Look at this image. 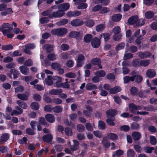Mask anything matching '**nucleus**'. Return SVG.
<instances>
[{"mask_svg": "<svg viewBox=\"0 0 157 157\" xmlns=\"http://www.w3.org/2000/svg\"><path fill=\"white\" fill-rule=\"evenodd\" d=\"M67 32L66 29L61 28L54 29L51 31V32L54 35L62 37L65 35L67 33Z\"/></svg>", "mask_w": 157, "mask_h": 157, "instance_id": "nucleus-1", "label": "nucleus"}, {"mask_svg": "<svg viewBox=\"0 0 157 157\" xmlns=\"http://www.w3.org/2000/svg\"><path fill=\"white\" fill-rule=\"evenodd\" d=\"M13 26H10V24L7 23H3L0 28V31L3 35H6V33L9 32V30H12Z\"/></svg>", "mask_w": 157, "mask_h": 157, "instance_id": "nucleus-2", "label": "nucleus"}, {"mask_svg": "<svg viewBox=\"0 0 157 157\" xmlns=\"http://www.w3.org/2000/svg\"><path fill=\"white\" fill-rule=\"evenodd\" d=\"M129 109L130 111L133 114L136 113V111L137 110L142 109V107L139 105H136L133 103H130L129 104Z\"/></svg>", "mask_w": 157, "mask_h": 157, "instance_id": "nucleus-3", "label": "nucleus"}, {"mask_svg": "<svg viewBox=\"0 0 157 157\" xmlns=\"http://www.w3.org/2000/svg\"><path fill=\"white\" fill-rule=\"evenodd\" d=\"M64 14V12L59 9L56 12H54L52 14L49 15L48 17L50 18H52L53 17H60L63 16Z\"/></svg>", "mask_w": 157, "mask_h": 157, "instance_id": "nucleus-4", "label": "nucleus"}, {"mask_svg": "<svg viewBox=\"0 0 157 157\" xmlns=\"http://www.w3.org/2000/svg\"><path fill=\"white\" fill-rule=\"evenodd\" d=\"M92 64L96 66L97 65L100 69L102 68L101 63V60L99 58L96 57L92 59L91 61Z\"/></svg>", "mask_w": 157, "mask_h": 157, "instance_id": "nucleus-5", "label": "nucleus"}, {"mask_svg": "<svg viewBox=\"0 0 157 157\" xmlns=\"http://www.w3.org/2000/svg\"><path fill=\"white\" fill-rule=\"evenodd\" d=\"M101 44V40L98 38L95 37L92 40L91 44L94 48H97L99 47Z\"/></svg>", "mask_w": 157, "mask_h": 157, "instance_id": "nucleus-6", "label": "nucleus"}, {"mask_svg": "<svg viewBox=\"0 0 157 157\" xmlns=\"http://www.w3.org/2000/svg\"><path fill=\"white\" fill-rule=\"evenodd\" d=\"M84 23L82 20L76 19L71 21V25L74 27H78L82 25Z\"/></svg>", "mask_w": 157, "mask_h": 157, "instance_id": "nucleus-7", "label": "nucleus"}, {"mask_svg": "<svg viewBox=\"0 0 157 157\" xmlns=\"http://www.w3.org/2000/svg\"><path fill=\"white\" fill-rule=\"evenodd\" d=\"M53 139V136L51 134H48L43 136L42 140L45 142L49 143L52 141Z\"/></svg>", "mask_w": 157, "mask_h": 157, "instance_id": "nucleus-8", "label": "nucleus"}, {"mask_svg": "<svg viewBox=\"0 0 157 157\" xmlns=\"http://www.w3.org/2000/svg\"><path fill=\"white\" fill-rule=\"evenodd\" d=\"M151 53L149 52H139V56L140 59H143L150 57Z\"/></svg>", "mask_w": 157, "mask_h": 157, "instance_id": "nucleus-9", "label": "nucleus"}, {"mask_svg": "<svg viewBox=\"0 0 157 157\" xmlns=\"http://www.w3.org/2000/svg\"><path fill=\"white\" fill-rule=\"evenodd\" d=\"M68 36L72 38H75L76 39H80L81 37L79 32L77 31L71 32L69 34Z\"/></svg>", "mask_w": 157, "mask_h": 157, "instance_id": "nucleus-10", "label": "nucleus"}, {"mask_svg": "<svg viewBox=\"0 0 157 157\" xmlns=\"http://www.w3.org/2000/svg\"><path fill=\"white\" fill-rule=\"evenodd\" d=\"M85 58L82 54H79L77 56V66L78 67H82V61Z\"/></svg>", "mask_w": 157, "mask_h": 157, "instance_id": "nucleus-11", "label": "nucleus"}, {"mask_svg": "<svg viewBox=\"0 0 157 157\" xmlns=\"http://www.w3.org/2000/svg\"><path fill=\"white\" fill-rule=\"evenodd\" d=\"M131 135L133 140L135 141L139 140L141 137V135L139 132H132Z\"/></svg>", "mask_w": 157, "mask_h": 157, "instance_id": "nucleus-12", "label": "nucleus"}, {"mask_svg": "<svg viewBox=\"0 0 157 157\" xmlns=\"http://www.w3.org/2000/svg\"><path fill=\"white\" fill-rule=\"evenodd\" d=\"M70 5L68 3H64L59 4L58 8L63 12L67 10L70 8Z\"/></svg>", "mask_w": 157, "mask_h": 157, "instance_id": "nucleus-13", "label": "nucleus"}, {"mask_svg": "<svg viewBox=\"0 0 157 157\" xmlns=\"http://www.w3.org/2000/svg\"><path fill=\"white\" fill-rule=\"evenodd\" d=\"M117 113L118 112L117 110L112 109L107 110L106 112L107 116L111 117H114L117 115Z\"/></svg>", "mask_w": 157, "mask_h": 157, "instance_id": "nucleus-14", "label": "nucleus"}, {"mask_svg": "<svg viewBox=\"0 0 157 157\" xmlns=\"http://www.w3.org/2000/svg\"><path fill=\"white\" fill-rule=\"evenodd\" d=\"M132 77L133 78V82L135 81V82L137 84L140 83L143 80L142 76L138 74L132 76Z\"/></svg>", "mask_w": 157, "mask_h": 157, "instance_id": "nucleus-15", "label": "nucleus"}, {"mask_svg": "<svg viewBox=\"0 0 157 157\" xmlns=\"http://www.w3.org/2000/svg\"><path fill=\"white\" fill-rule=\"evenodd\" d=\"M53 79L57 80L54 84V86L58 88L61 87L62 86L61 82L62 81L61 77L58 76H56L54 77Z\"/></svg>", "mask_w": 157, "mask_h": 157, "instance_id": "nucleus-16", "label": "nucleus"}, {"mask_svg": "<svg viewBox=\"0 0 157 157\" xmlns=\"http://www.w3.org/2000/svg\"><path fill=\"white\" fill-rule=\"evenodd\" d=\"M45 117L46 120L49 122L53 123L55 121V117L52 114H46Z\"/></svg>", "mask_w": 157, "mask_h": 157, "instance_id": "nucleus-17", "label": "nucleus"}, {"mask_svg": "<svg viewBox=\"0 0 157 157\" xmlns=\"http://www.w3.org/2000/svg\"><path fill=\"white\" fill-rule=\"evenodd\" d=\"M122 17V15L121 14H116L112 16L111 19L114 22H118L121 20Z\"/></svg>", "mask_w": 157, "mask_h": 157, "instance_id": "nucleus-18", "label": "nucleus"}, {"mask_svg": "<svg viewBox=\"0 0 157 157\" xmlns=\"http://www.w3.org/2000/svg\"><path fill=\"white\" fill-rule=\"evenodd\" d=\"M155 71L152 69H149L147 70L146 75L149 78H152L155 77L156 75Z\"/></svg>", "mask_w": 157, "mask_h": 157, "instance_id": "nucleus-19", "label": "nucleus"}, {"mask_svg": "<svg viewBox=\"0 0 157 157\" xmlns=\"http://www.w3.org/2000/svg\"><path fill=\"white\" fill-rule=\"evenodd\" d=\"M121 88L118 86H116L110 90L109 93L111 94H116L121 91Z\"/></svg>", "mask_w": 157, "mask_h": 157, "instance_id": "nucleus-20", "label": "nucleus"}, {"mask_svg": "<svg viewBox=\"0 0 157 157\" xmlns=\"http://www.w3.org/2000/svg\"><path fill=\"white\" fill-rule=\"evenodd\" d=\"M137 20L136 16H134L130 17L128 20V22L129 25H133L135 24Z\"/></svg>", "mask_w": 157, "mask_h": 157, "instance_id": "nucleus-21", "label": "nucleus"}, {"mask_svg": "<svg viewBox=\"0 0 157 157\" xmlns=\"http://www.w3.org/2000/svg\"><path fill=\"white\" fill-rule=\"evenodd\" d=\"M19 69L23 75H27L29 74V69L24 66H21L19 67Z\"/></svg>", "mask_w": 157, "mask_h": 157, "instance_id": "nucleus-22", "label": "nucleus"}, {"mask_svg": "<svg viewBox=\"0 0 157 157\" xmlns=\"http://www.w3.org/2000/svg\"><path fill=\"white\" fill-rule=\"evenodd\" d=\"M86 88L88 90H96L97 89V87L96 85L89 83L86 86Z\"/></svg>", "mask_w": 157, "mask_h": 157, "instance_id": "nucleus-23", "label": "nucleus"}, {"mask_svg": "<svg viewBox=\"0 0 157 157\" xmlns=\"http://www.w3.org/2000/svg\"><path fill=\"white\" fill-rule=\"evenodd\" d=\"M143 109L144 110L148 111H154L155 112L157 110V108L154 107L152 105H149L147 107L143 106Z\"/></svg>", "mask_w": 157, "mask_h": 157, "instance_id": "nucleus-24", "label": "nucleus"}, {"mask_svg": "<svg viewBox=\"0 0 157 157\" xmlns=\"http://www.w3.org/2000/svg\"><path fill=\"white\" fill-rule=\"evenodd\" d=\"M17 103L19 105L20 107L23 109H26L28 107V105L27 103L23 101L17 100Z\"/></svg>", "mask_w": 157, "mask_h": 157, "instance_id": "nucleus-25", "label": "nucleus"}, {"mask_svg": "<svg viewBox=\"0 0 157 157\" xmlns=\"http://www.w3.org/2000/svg\"><path fill=\"white\" fill-rule=\"evenodd\" d=\"M17 98L20 100L23 101H26L28 100L29 96L25 94H17Z\"/></svg>", "mask_w": 157, "mask_h": 157, "instance_id": "nucleus-26", "label": "nucleus"}, {"mask_svg": "<svg viewBox=\"0 0 157 157\" xmlns=\"http://www.w3.org/2000/svg\"><path fill=\"white\" fill-rule=\"evenodd\" d=\"M93 38L92 35L90 34H86L85 36L84 37V40L86 43H90L92 41Z\"/></svg>", "mask_w": 157, "mask_h": 157, "instance_id": "nucleus-27", "label": "nucleus"}, {"mask_svg": "<svg viewBox=\"0 0 157 157\" xmlns=\"http://www.w3.org/2000/svg\"><path fill=\"white\" fill-rule=\"evenodd\" d=\"M10 72L13 75V78L16 79L17 78L18 76L20 74L19 71L15 69H12L10 70Z\"/></svg>", "mask_w": 157, "mask_h": 157, "instance_id": "nucleus-28", "label": "nucleus"}, {"mask_svg": "<svg viewBox=\"0 0 157 157\" xmlns=\"http://www.w3.org/2000/svg\"><path fill=\"white\" fill-rule=\"evenodd\" d=\"M62 90L61 89H52L49 92V93L52 95H57L62 92Z\"/></svg>", "mask_w": 157, "mask_h": 157, "instance_id": "nucleus-29", "label": "nucleus"}, {"mask_svg": "<svg viewBox=\"0 0 157 157\" xmlns=\"http://www.w3.org/2000/svg\"><path fill=\"white\" fill-rule=\"evenodd\" d=\"M130 93L133 96H137L138 94V90L137 88L135 86L131 87L130 90Z\"/></svg>", "mask_w": 157, "mask_h": 157, "instance_id": "nucleus-30", "label": "nucleus"}, {"mask_svg": "<svg viewBox=\"0 0 157 157\" xmlns=\"http://www.w3.org/2000/svg\"><path fill=\"white\" fill-rule=\"evenodd\" d=\"M85 25L89 27H91L93 26L94 25V22L93 20L91 19L87 20L84 22Z\"/></svg>", "mask_w": 157, "mask_h": 157, "instance_id": "nucleus-31", "label": "nucleus"}, {"mask_svg": "<svg viewBox=\"0 0 157 157\" xmlns=\"http://www.w3.org/2000/svg\"><path fill=\"white\" fill-rule=\"evenodd\" d=\"M43 48L45 49L48 53H51L53 50V46L48 44L44 45L43 46Z\"/></svg>", "mask_w": 157, "mask_h": 157, "instance_id": "nucleus-32", "label": "nucleus"}, {"mask_svg": "<svg viewBox=\"0 0 157 157\" xmlns=\"http://www.w3.org/2000/svg\"><path fill=\"white\" fill-rule=\"evenodd\" d=\"M130 127L132 130H137L140 129V125L139 124L136 122H133L131 124Z\"/></svg>", "mask_w": 157, "mask_h": 157, "instance_id": "nucleus-33", "label": "nucleus"}, {"mask_svg": "<svg viewBox=\"0 0 157 157\" xmlns=\"http://www.w3.org/2000/svg\"><path fill=\"white\" fill-rule=\"evenodd\" d=\"M10 138V135L8 133H4L2 135L0 138L3 142H6Z\"/></svg>", "mask_w": 157, "mask_h": 157, "instance_id": "nucleus-34", "label": "nucleus"}, {"mask_svg": "<svg viewBox=\"0 0 157 157\" xmlns=\"http://www.w3.org/2000/svg\"><path fill=\"white\" fill-rule=\"evenodd\" d=\"M52 77L51 75L48 76V78L45 79V82L46 84L48 86H51L53 84V82L52 80Z\"/></svg>", "mask_w": 157, "mask_h": 157, "instance_id": "nucleus-35", "label": "nucleus"}, {"mask_svg": "<svg viewBox=\"0 0 157 157\" xmlns=\"http://www.w3.org/2000/svg\"><path fill=\"white\" fill-rule=\"evenodd\" d=\"M133 78L132 77V76H125L123 78L124 83V84H127L130 81L133 82Z\"/></svg>", "mask_w": 157, "mask_h": 157, "instance_id": "nucleus-36", "label": "nucleus"}, {"mask_svg": "<svg viewBox=\"0 0 157 157\" xmlns=\"http://www.w3.org/2000/svg\"><path fill=\"white\" fill-rule=\"evenodd\" d=\"M108 137L112 140H116L117 139L118 136L117 135L113 133H110L107 135Z\"/></svg>", "mask_w": 157, "mask_h": 157, "instance_id": "nucleus-37", "label": "nucleus"}, {"mask_svg": "<svg viewBox=\"0 0 157 157\" xmlns=\"http://www.w3.org/2000/svg\"><path fill=\"white\" fill-rule=\"evenodd\" d=\"M30 107L32 109L34 110H38L39 108V105L38 103L36 102H33L30 105Z\"/></svg>", "mask_w": 157, "mask_h": 157, "instance_id": "nucleus-38", "label": "nucleus"}, {"mask_svg": "<svg viewBox=\"0 0 157 157\" xmlns=\"http://www.w3.org/2000/svg\"><path fill=\"white\" fill-rule=\"evenodd\" d=\"M53 111L55 113H61L63 111V108L59 105L53 107Z\"/></svg>", "mask_w": 157, "mask_h": 157, "instance_id": "nucleus-39", "label": "nucleus"}, {"mask_svg": "<svg viewBox=\"0 0 157 157\" xmlns=\"http://www.w3.org/2000/svg\"><path fill=\"white\" fill-rule=\"evenodd\" d=\"M13 48L11 44L4 45L2 46V49L3 50L6 51L9 50H12Z\"/></svg>", "mask_w": 157, "mask_h": 157, "instance_id": "nucleus-40", "label": "nucleus"}, {"mask_svg": "<svg viewBox=\"0 0 157 157\" xmlns=\"http://www.w3.org/2000/svg\"><path fill=\"white\" fill-rule=\"evenodd\" d=\"M103 36V38L104 39L105 41H107L110 38V35L108 33H104L101 34L99 36L100 38L101 39L102 36Z\"/></svg>", "mask_w": 157, "mask_h": 157, "instance_id": "nucleus-41", "label": "nucleus"}, {"mask_svg": "<svg viewBox=\"0 0 157 157\" xmlns=\"http://www.w3.org/2000/svg\"><path fill=\"white\" fill-rule=\"evenodd\" d=\"M106 75L105 71L103 70H99L96 71L95 73V75L96 76L100 77H104Z\"/></svg>", "mask_w": 157, "mask_h": 157, "instance_id": "nucleus-42", "label": "nucleus"}, {"mask_svg": "<svg viewBox=\"0 0 157 157\" xmlns=\"http://www.w3.org/2000/svg\"><path fill=\"white\" fill-rule=\"evenodd\" d=\"M150 63L148 59H144L140 61V65L143 67L148 66Z\"/></svg>", "mask_w": 157, "mask_h": 157, "instance_id": "nucleus-43", "label": "nucleus"}, {"mask_svg": "<svg viewBox=\"0 0 157 157\" xmlns=\"http://www.w3.org/2000/svg\"><path fill=\"white\" fill-rule=\"evenodd\" d=\"M105 28L104 25L101 24L97 25L96 27V30L97 32L102 31Z\"/></svg>", "mask_w": 157, "mask_h": 157, "instance_id": "nucleus-44", "label": "nucleus"}, {"mask_svg": "<svg viewBox=\"0 0 157 157\" xmlns=\"http://www.w3.org/2000/svg\"><path fill=\"white\" fill-rule=\"evenodd\" d=\"M155 149L154 147H150L149 146H146L144 147V150L145 152L149 154L151 153L152 152V150Z\"/></svg>", "mask_w": 157, "mask_h": 157, "instance_id": "nucleus-45", "label": "nucleus"}, {"mask_svg": "<svg viewBox=\"0 0 157 157\" xmlns=\"http://www.w3.org/2000/svg\"><path fill=\"white\" fill-rule=\"evenodd\" d=\"M125 46V44L124 42H121L117 45L116 48V51H118L124 48Z\"/></svg>", "mask_w": 157, "mask_h": 157, "instance_id": "nucleus-46", "label": "nucleus"}, {"mask_svg": "<svg viewBox=\"0 0 157 157\" xmlns=\"http://www.w3.org/2000/svg\"><path fill=\"white\" fill-rule=\"evenodd\" d=\"M147 91L145 92L144 91L141 90L138 93V95L140 98H144L147 97Z\"/></svg>", "mask_w": 157, "mask_h": 157, "instance_id": "nucleus-47", "label": "nucleus"}, {"mask_svg": "<svg viewBox=\"0 0 157 157\" xmlns=\"http://www.w3.org/2000/svg\"><path fill=\"white\" fill-rule=\"evenodd\" d=\"M102 143L103 146L105 148H107L109 147L110 146V144L109 142L106 141V138H103L102 141Z\"/></svg>", "mask_w": 157, "mask_h": 157, "instance_id": "nucleus-48", "label": "nucleus"}, {"mask_svg": "<svg viewBox=\"0 0 157 157\" xmlns=\"http://www.w3.org/2000/svg\"><path fill=\"white\" fill-rule=\"evenodd\" d=\"M135 153L133 149H130L127 151V155L128 157H134Z\"/></svg>", "mask_w": 157, "mask_h": 157, "instance_id": "nucleus-49", "label": "nucleus"}, {"mask_svg": "<svg viewBox=\"0 0 157 157\" xmlns=\"http://www.w3.org/2000/svg\"><path fill=\"white\" fill-rule=\"evenodd\" d=\"M145 17L148 19H151L154 16V14L152 12L148 11L146 12L145 14Z\"/></svg>", "mask_w": 157, "mask_h": 157, "instance_id": "nucleus-50", "label": "nucleus"}, {"mask_svg": "<svg viewBox=\"0 0 157 157\" xmlns=\"http://www.w3.org/2000/svg\"><path fill=\"white\" fill-rule=\"evenodd\" d=\"M56 55L54 53L49 54L47 56V58L50 61H54L56 59Z\"/></svg>", "mask_w": 157, "mask_h": 157, "instance_id": "nucleus-51", "label": "nucleus"}, {"mask_svg": "<svg viewBox=\"0 0 157 157\" xmlns=\"http://www.w3.org/2000/svg\"><path fill=\"white\" fill-rule=\"evenodd\" d=\"M53 107L50 105H46L44 106V109L46 112H50L53 110Z\"/></svg>", "mask_w": 157, "mask_h": 157, "instance_id": "nucleus-52", "label": "nucleus"}, {"mask_svg": "<svg viewBox=\"0 0 157 157\" xmlns=\"http://www.w3.org/2000/svg\"><path fill=\"white\" fill-rule=\"evenodd\" d=\"M49 17H43L40 18L39 20L41 24L47 23L49 21Z\"/></svg>", "mask_w": 157, "mask_h": 157, "instance_id": "nucleus-53", "label": "nucleus"}, {"mask_svg": "<svg viewBox=\"0 0 157 157\" xmlns=\"http://www.w3.org/2000/svg\"><path fill=\"white\" fill-rule=\"evenodd\" d=\"M51 67L52 69L57 71L61 66L59 63L55 62L52 63Z\"/></svg>", "mask_w": 157, "mask_h": 157, "instance_id": "nucleus-54", "label": "nucleus"}, {"mask_svg": "<svg viewBox=\"0 0 157 157\" xmlns=\"http://www.w3.org/2000/svg\"><path fill=\"white\" fill-rule=\"evenodd\" d=\"M120 129L121 131L127 132L130 130V128L128 125H125L121 126L120 127Z\"/></svg>", "mask_w": 157, "mask_h": 157, "instance_id": "nucleus-55", "label": "nucleus"}, {"mask_svg": "<svg viewBox=\"0 0 157 157\" xmlns=\"http://www.w3.org/2000/svg\"><path fill=\"white\" fill-rule=\"evenodd\" d=\"M98 127L100 129L103 130L105 128V122L101 121H99Z\"/></svg>", "mask_w": 157, "mask_h": 157, "instance_id": "nucleus-56", "label": "nucleus"}, {"mask_svg": "<svg viewBox=\"0 0 157 157\" xmlns=\"http://www.w3.org/2000/svg\"><path fill=\"white\" fill-rule=\"evenodd\" d=\"M101 8V4H98L95 6L92 9V11L93 12H96L98 11H100Z\"/></svg>", "mask_w": 157, "mask_h": 157, "instance_id": "nucleus-57", "label": "nucleus"}, {"mask_svg": "<svg viewBox=\"0 0 157 157\" xmlns=\"http://www.w3.org/2000/svg\"><path fill=\"white\" fill-rule=\"evenodd\" d=\"M85 129L84 126L81 124H78L77 126V129L79 132H83Z\"/></svg>", "mask_w": 157, "mask_h": 157, "instance_id": "nucleus-58", "label": "nucleus"}, {"mask_svg": "<svg viewBox=\"0 0 157 157\" xmlns=\"http://www.w3.org/2000/svg\"><path fill=\"white\" fill-rule=\"evenodd\" d=\"M112 31L115 34H117L121 32V28L119 26L115 27L113 29Z\"/></svg>", "mask_w": 157, "mask_h": 157, "instance_id": "nucleus-59", "label": "nucleus"}, {"mask_svg": "<svg viewBox=\"0 0 157 157\" xmlns=\"http://www.w3.org/2000/svg\"><path fill=\"white\" fill-rule=\"evenodd\" d=\"M148 130L151 133H155L157 132V128L154 126L151 125L148 128Z\"/></svg>", "mask_w": 157, "mask_h": 157, "instance_id": "nucleus-60", "label": "nucleus"}, {"mask_svg": "<svg viewBox=\"0 0 157 157\" xmlns=\"http://www.w3.org/2000/svg\"><path fill=\"white\" fill-rule=\"evenodd\" d=\"M26 133L29 135H33L36 134V132L34 131L33 129L30 128H27L26 129Z\"/></svg>", "mask_w": 157, "mask_h": 157, "instance_id": "nucleus-61", "label": "nucleus"}, {"mask_svg": "<svg viewBox=\"0 0 157 157\" xmlns=\"http://www.w3.org/2000/svg\"><path fill=\"white\" fill-rule=\"evenodd\" d=\"M65 132L66 135L71 136L72 135V129L69 127H67L65 128Z\"/></svg>", "mask_w": 157, "mask_h": 157, "instance_id": "nucleus-62", "label": "nucleus"}, {"mask_svg": "<svg viewBox=\"0 0 157 157\" xmlns=\"http://www.w3.org/2000/svg\"><path fill=\"white\" fill-rule=\"evenodd\" d=\"M62 101V100L59 98H54L52 99V102L57 105L61 104Z\"/></svg>", "mask_w": 157, "mask_h": 157, "instance_id": "nucleus-63", "label": "nucleus"}, {"mask_svg": "<svg viewBox=\"0 0 157 157\" xmlns=\"http://www.w3.org/2000/svg\"><path fill=\"white\" fill-rule=\"evenodd\" d=\"M155 2V0H143V3L146 6H151Z\"/></svg>", "mask_w": 157, "mask_h": 157, "instance_id": "nucleus-64", "label": "nucleus"}]
</instances>
